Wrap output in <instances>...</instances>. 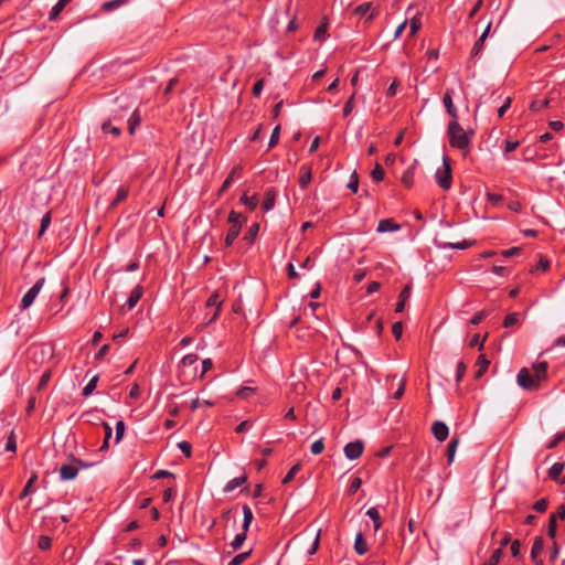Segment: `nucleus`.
Returning a JSON list of instances; mask_svg holds the SVG:
<instances>
[{
	"label": "nucleus",
	"mask_w": 565,
	"mask_h": 565,
	"mask_svg": "<svg viewBox=\"0 0 565 565\" xmlns=\"http://www.w3.org/2000/svg\"><path fill=\"white\" fill-rule=\"evenodd\" d=\"M241 167L236 166L232 169V171L230 172V174L227 175V178L224 180L223 184L221 185L220 188V193H223L224 191H226L233 183L234 179L235 178H241Z\"/></svg>",
	"instance_id": "17"
},
{
	"label": "nucleus",
	"mask_w": 565,
	"mask_h": 565,
	"mask_svg": "<svg viewBox=\"0 0 565 565\" xmlns=\"http://www.w3.org/2000/svg\"><path fill=\"white\" fill-rule=\"evenodd\" d=\"M221 305H222V299L217 292L212 294L207 298L206 307H215V311H214L212 318L210 319V321H213L217 317V315L220 312Z\"/></svg>",
	"instance_id": "19"
},
{
	"label": "nucleus",
	"mask_w": 565,
	"mask_h": 565,
	"mask_svg": "<svg viewBox=\"0 0 565 565\" xmlns=\"http://www.w3.org/2000/svg\"><path fill=\"white\" fill-rule=\"evenodd\" d=\"M141 115L138 108H135L128 118V131L130 135L136 132L137 127L141 124Z\"/></svg>",
	"instance_id": "16"
},
{
	"label": "nucleus",
	"mask_w": 565,
	"mask_h": 565,
	"mask_svg": "<svg viewBox=\"0 0 565 565\" xmlns=\"http://www.w3.org/2000/svg\"><path fill=\"white\" fill-rule=\"evenodd\" d=\"M454 95L455 90L452 88H447L443 97V104L446 113L451 117V120H459L458 109L452 99Z\"/></svg>",
	"instance_id": "6"
},
{
	"label": "nucleus",
	"mask_w": 565,
	"mask_h": 565,
	"mask_svg": "<svg viewBox=\"0 0 565 565\" xmlns=\"http://www.w3.org/2000/svg\"><path fill=\"white\" fill-rule=\"evenodd\" d=\"M255 392V388L253 387H249V386H242L236 395L241 398H248L252 394H254Z\"/></svg>",
	"instance_id": "60"
},
{
	"label": "nucleus",
	"mask_w": 565,
	"mask_h": 565,
	"mask_svg": "<svg viewBox=\"0 0 565 565\" xmlns=\"http://www.w3.org/2000/svg\"><path fill=\"white\" fill-rule=\"evenodd\" d=\"M72 0H58L54 6L53 8L51 9V12H50V20H53L55 19L61 12L62 10L65 8V6L71 2Z\"/></svg>",
	"instance_id": "34"
},
{
	"label": "nucleus",
	"mask_w": 565,
	"mask_h": 565,
	"mask_svg": "<svg viewBox=\"0 0 565 565\" xmlns=\"http://www.w3.org/2000/svg\"><path fill=\"white\" fill-rule=\"evenodd\" d=\"M458 444H459V438L452 437L447 446V461L449 465L452 463V461H454Z\"/></svg>",
	"instance_id": "25"
},
{
	"label": "nucleus",
	"mask_w": 565,
	"mask_h": 565,
	"mask_svg": "<svg viewBox=\"0 0 565 565\" xmlns=\"http://www.w3.org/2000/svg\"><path fill=\"white\" fill-rule=\"evenodd\" d=\"M490 28H491V22L488 23L487 28L484 29V31L482 32L480 38L473 44L471 52H470L471 57H476L482 52L483 43L489 34Z\"/></svg>",
	"instance_id": "13"
},
{
	"label": "nucleus",
	"mask_w": 565,
	"mask_h": 565,
	"mask_svg": "<svg viewBox=\"0 0 565 565\" xmlns=\"http://www.w3.org/2000/svg\"><path fill=\"white\" fill-rule=\"evenodd\" d=\"M243 515H244V520H243V530L245 532L248 531L249 529V525L254 519V514H253V511L252 509L247 505V504H244L243 505Z\"/></svg>",
	"instance_id": "29"
},
{
	"label": "nucleus",
	"mask_w": 565,
	"mask_h": 565,
	"mask_svg": "<svg viewBox=\"0 0 565 565\" xmlns=\"http://www.w3.org/2000/svg\"><path fill=\"white\" fill-rule=\"evenodd\" d=\"M403 323L401 321H396L392 326V333L396 340H399L403 334Z\"/></svg>",
	"instance_id": "61"
},
{
	"label": "nucleus",
	"mask_w": 565,
	"mask_h": 565,
	"mask_svg": "<svg viewBox=\"0 0 565 565\" xmlns=\"http://www.w3.org/2000/svg\"><path fill=\"white\" fill-rule=\"evenodd\" d=\"M543 547H544L543 539L541 536H536L534 539V542H533V545L531 548V558L533 561H537V556L542 552Z\"/></svg>",
	"instance_id": "27"
},
{
	"label": "nucleus",
	"mask_w": 565,
	"mask_h": 565,
	"mask_svg": "<svg viewBox=\"0 0 565 565\" xmlns=\"http://www.w3.org/2000/svg\"><path fill=\"white\" fill-rule=\"evenodd\" d=\"M103 427L105 429V438H104V443L100 447V450H104V449H107L108 446H109V439L111 438V435H113V428L110 427V425L106 422L103 423Z\"/></svg>",
	"instance_id": "39"
},
{
	"label": "nucleus",
	"mask_w": 565,
	"mask_h": 565,
	"mask_svg": "<svg viewBox=\"0 0 565 565\" xmlns=\"http://www.w3.org/2000/svg\"><path fill=\"white\" fill-rule=\"evenodd\" d=\"M475 135L472 129L465 130L458 120H450L447 127L449 145L452 148L468 152L471 147V140Z\"/></svg>",
	"instance_id": "2"
},
{
	"label": "nucleus",
	"mask_w": 565,
	"mask_h": 565,
	"mask_svg": "<svg viewBox=\"0 0 565 565\" xmlns=\"http://www.w3.org/2000/svg\"><path fill=\"white\" fill-rule=\"evenodd\" d=\"M128 196V188L126 186H119L116 192V196L113 201V205H117L120 202L125 201Z\"/></svg>",
	"instance_id": "37"
},
{
	"label": "nucleus",
	"mask_w": 565,
	"mask_h": 565,
	"mask_svg": "<svg viewBox=\"0 0 565 565\" xmlns=\"http://www.w3.org/2000/svg\"><path fill=\"white\" fill-rule=\"evenodd\" d=\"M324 449V440L323 438H320L316 441L312 443L311 447H310V450L313 455H319L323 451Z\"/></svg>",
	"instance_id": "53"
},
{
	"label": "nucleus",
	"mask_w": 565,
	"mask_h": 565,
	"mask_svg": "<svg viewBox=\"0 0 565 565\" xmlns=\"http://www.w3.org/2000/svg\"><path fill=\"white\" fill-rule=\"evenodd\" d=\"M259 232V224L258 223H254L249 226V228L247 230V232L244 234V237L243 239L248 244V245H253L254 242H255V238L257 236Z\"/></svg>",
	"instance_id": "23"
},
{
	"label": "nucleus",
	"mask_w": 565,
	"mask_h": 565,
	"mask_svg": "<svg viewBox=\"0 0 565 565\" xmlns=\"http://www.w3.org/2000/svg\"><path fill=\"white\" fill-rule=\"evenodd\" d=\"M128 0H111V1H107L103 4V9L105 11H113L115 9H118L119 7H121L122 4H125Z\"/></svg>",
	"instance_id": "44"
},
{
	"label": "nucleus",
	"mask_w": 565,
	"mask_h": 565,
	"mask_svg": "<svg viewBox=\"0 0 565 565\" xmlns=\"http://www.w3.org/2000/svg\"><path fill=\"white\" fill-rule=\"evenodd\" d=\"M565 463L563 462H555L548 470V477L552 480H558V478L562 475V471L564 470Z\"/></svg>",
	"instance_id": "30"
},
{
	"label": "nucleus",
	"mask_w": 565,
	"mask_h": 565,
	"mask_svg": "<svg viewBox=\"0 0 565 565\" xmlns=\"http://www.w3.org/2000/svg\"><path fill=\"white\" fill-rule=\"evenodd\" d=\"M51 224V212H46L42 220H41V225H40V230H39V237L43 236V234L45 233V231L49 228Z\"/></svg>",
	"instance_id": "41"
},
{
	"label": "nucleus",
	"mask_w": 565,
	"mask_h": 565,
	"mask_svg": "<svg viewBox=\"0 0 565 565\" xmlns=\"http://www.w3.org/2000/svg\"><path fill=\"white\" fill-rule=\"evenodd\" d=\"M384 174H385L384 169L381 167V164L376 163L374 169L371 172L372 179L375 182H380L384 179Z\"/></svg>",
	"instance_id": "47"
},
{
	"label": "nucleus",
	"mask_w": 565,
	"mask_h": 565,
	"mask_svg": "<svg viewBox=\"0 0 565 565\" xmlns=\"http://www.w3.org/2000/svg\"><path fill=\"white\" fill-rule=\"evenodd\" d=\"M502 556V550L497 548L492 552V555L488 559V562L483 563L482 565H498Z\"/></svg>",
	"instance_id": "48"
},
{
	"label": "nucleus",
	"mask_w": 565,
	"mask_h": 565,
	"mask_svg": "<svg viewBox=\"0 0 565 565\" xmlns=\"http://www.w3.org/2000/svg\"><path fill=\"white\" fill-rule=\"evenodd\" d=\"M327 31H328V22H327V19L324 18L315 31V35H313L315 40L324 41L326 36H327Z\"/></svg>",
	"instance_id": "26"
},
{
	"label": "nucleus",
	"mask_w": 565,
	"mask_h": 565,
	"mask_svg": "<svg viewBox=\"0 0 565 565\" xmlns=\"http://www.w3.org/2000/svg\"><path fill=\"white\" fill-rule=\"evenodd\" d=\"M547 505H548L547 499L542 498V499L537 500V501L533 504V509H534L536 512H539V513H543V512H545V511H546Z\"/></svg>",
	"instance_id": "56"
},
{
	"label": "nucleus",
	"mask_w": 565,
	"mask_h": 565,
	"mask_svg": "<svg viewBox=\"0 0 565 565\" xmlns=\"http://www.w3.org/2000/svg\"><path fill=\"white\" fill-rule=\"evenodd\" d=\"M102 130H103L104 134H111L115 137H118L120 135V132H121V129L118 126H114L111 124V119H109L108 121L103 122Z\"/></svg>",
	"instance_id": "32"
},
{
	"label": "nucleus",
	"mask_w": 565,
	"mask_h": 565,
	"mask_svg": "<svg viewBox=\"0 0 565 565\" xmlns=\"http://www.w3.org/2000/svg\"><path fill=\"white\" fill-rule=\"evenodd\" d=\"M247 481V476L246 473H243L242 476L239 477H235L233 478L232 480H230L225 487H224V492L228 493V492H232L234 491L236 488L241 487L242 484H244L245 482Z\"/></svg>",
	"instance_id": "20"
},
{
	"label": "nucleus",
	"mask_w": 565,
	"mask_h": 565,
	"mask_svg": "<svg viewBox=\"0 0 565 565\" xmlns=\"http://www.w3.org/2000/svg\"><path fill=\"white\" fill-rule=\"evenodd\" d=\"M547 105H548V99H537V100H533L531 103L530 108L533 111H540L543 108H545Z\"/></svg>",
	"instance_id": "54"
},
{
	"label": "nucleus",
	"mask_w": 565,
	"mask_h": 565,
	"mask_svg": "<svg viewBox=\"0 0 565 565\" xmlns=\"http://www.w3.org/2000/svg\"><path fill=\"white\" fill-rule=\"evenodd\" d=\"M466 370H467V366H466L465 362L461 361L457 364V367H456V382L457 383H459L462 380V377L466 373Z\"/></svg>",
	"instance_id": "62"
},
{
	"label": "nucleus",
	"mask_w": 565,
	"mask_h": 565,
	"mask_svg": "<svg viewBox=\"0 0 565 565\" xmlns=\"http://www.w3.org/2000/svg\"><path fill=\"white\" fill-rule=\"evenodd\" d=\"M30 352L33 354V356H36V355H52V349L50 347H46V345H36V347H33L31 348Z\"/></svg>",
	"instance_id": "38"
},
{
	"label": "nucleus",
	"mask_w": 565,
	"mask_h": 565,
	"mask_svg": "<svg viewBox=\"0 0 565 565\" xmlns=\"http://www.w3.org/2000/svg\"><path fill=\"white\" fill-rule=\"evenodd\" d=\"M247 221V217L243 214L231 211L227 217V222L231 225L225 236V246L230 247L233 245L235 239L238 237L243 224Z\"/></svg>",
	"instance_id": "3"
},
{
	"label": "nucleus",
	"mask_w": 565,
	"mask_h": 565,
	"mask_svg": "<svg viewBox=\"0 0 565 565\" xmlns=\"http://www.w3.org/2000/svg\"><path fill=\"white\" fill-rule=\"evenodd\" d=\"M519 141L516 140H507L503 146L504 151V158L505 160H510V158L507 156L509 152L514 151L519 147Z\"/></svg>",
	"instance_id": "46"
},
{
	"label": "nucleus",
	"mask_w": 565,
	"mask_h": 565,
	"mask_svg": "<svg viewBox=\"0 0 565 565\" xmlns=\"http://www.w3.org/2000/svg\"><path fill=\"white\" fill-rule=\"evenodd\" d=\"M472 244H473V242L472 241H468V239H463L461 242H456V243L445 242V241H437V246L440 249H449V248L467 249L470 246H472Z\"/></svg>",
	"instance_id": "11"
},
{
	"label": "nucleus",
	"mask_w": 565,
	"mask_h": 565,
	"mask_svg": "<svg viewBox=\"0 0 565 565\" xmlns=\"http://www.w3.org/2000/svg\"><path fill=\"white\" fill-rule=\"evenodd\" d=\"M556 520V514L552 513L548 519L547 535L553 540L556 537L557 532Z\"/></svg>",
	"instance_id": "35"
},
{
	"label": "nucleus",
	"mask_w": 565,
	"mask_h": 565,
	"mask_svg": "<svg viewBox=\"0 0 565 565\" xmlns=\"http://www.w3.org/2000/svg\"><path fill=\"white\" fill-rule=\"evenodd\" d=\"M51 539L45 535H41L38 541V547L42 551L49 550L51 547Z\"/></svg>",
	"instance_id": "58"
},
{
	"label": "nucleus",
	"mask_w": 565,
	"mask_h": 565,
	"mask_svg": "<svg viewBox=\"0 0 565 565\" xmlns=\"http://www.w3.org/2000/svg\"><path fill=\"white\" fill-rule=\"evenodd\" d=\"M275 200H276V192L274 190L266 191L263 203H262V209L264 210V212H269L270 210L274 209Z\"/></svg>",
	"instance_id": "21"
},
{
	"label": "nucleus",
	"mask_w": 565,
	"mask_h": 565,
	"mask_svg": "<svg viewBox=\"0 0 565 565\" xmlns=\"http://www.w3.org/2000/svg\"><path fill=\"white\" fill-rule=\"evenodd\" d=\"M354 550H355V552H356L359 555H364V554L369 551L367 543H366V542H365V540L363 539L362 533H359V534L355 536V541H354Z\"/></svg>",
	"instance_id": "24"
},
{
	"label": "nucleus",
	"mask_w": 565,
	"mask_h": 565,
	"mask_svg": "<svg viewBox=\"0 0 565 565\" xmlns=\"http://www.w3.org/2000/svg\"><path fill=\"white\" fill-rule=\"evenodd\" d=\"M354 13L360 17L369 13L367 21H371L376 17L377 10L372 7L371 2H363L354 9Z\"/></svg>",
	"instance_id": "12"
},
{
	"label": "nucleus",
	"mask_w": 565,
	"mask_h": 565,
	"mask_svg": "<svg viewBox=\"0 0 565 565\" xmlns=\"http://www.w3.org/2000/svg\"><path fill=\"white\" fill-rule=\"evenodd\" d=\"M489 361L486 359L484 355H480L478 359H477V365L479 366L478 371L476 372L475 374V377L476 379H479L483 375V373L487 371L488 366H489Z\"/></svg>",
	"instance_id": "33"
},
{
	"label": "nucleus",
	"mask_w": 565,
	"mask_h": 565,
	"mask_svg": "<svg viewBox=\"0 0 565 565\" xmlns=\"http://www.w3.org/2000/svg\"><path fill=\"white\" fill-rule=\"evenodd\" d=\"M142 295H143V287L141 285H137L130 291V295H129V297L127 299L126 307H127L128 311L132 310L136 307V305L141 299Z\"/></svg>",
	"instance_id": "9"
},
{
	"label": "nucleus",
	"mask_w": 565,
	"mask_h": 565,
	"mask_svg": "<svg viewBox=\"0 0 565 565\" xmlns=\"http://www.w3.org/2000/svg\"><path fill=\"white\" fill-rule=\"evenodd\" d=\"M246 534H247V532H245L243 530L241 533L235 535L234 540L231 543V546L233 550L236 551L242 547V545L244 544V542L246 540Z\"/></svg>",
	"instance_id": "36"
},
{
	"label": "nucleus",
	"mask_w": 565,
	"mask_h": 565,
	"mask_svg": "<svg viewBox=\"0 0 565 565\" xmlns=\"http://www.w3.org/2000/svg\"><path fill=\"white\" fill-rule=\"evenodd\" d=\"M78 473V466L73 463H64L60 468V478L63 481L73 480Z\"/></svg>",
	"instance_id": "8"
},
{
	"label": "nucleus",
	"mask_w": 565,
	"mask_h": 565,
	"mask_svg": "<svg viewBox=\"0 0 565 565\" xmlns=\"http://www.w3.org/2000/svg\"><path fill=\"white\" fill-rule=\"evenodd\" d=\"M551 266V263L547 258L545 257H541L539 263L536 264V266L534 268H532V273L534 271H537V270H542V271H546Z\"/></svg>",
	"instance_id": "50"
},
{
	"label": "nucleus",
	"mask_w": 565,
	"mask_h": 565,
	"mask_svg": "<svg viewBox=\"0 0 565 565\" xmlns=\"http://www.w3.org/2000/svg\"><path fill=\"white\" fill-rule=\"evenodd\" d=\"M399 225L396 224L392 218H383L377 224L379 233L394 232L399 230Z\"/></svg>",
	"instance_id": "15"
},
{
	"label": "nucleus",
	"mask_w": 565,
	"mask_h": 565,
	"mask_svg": "<svg viewBox=\"0 0 565 565\" xmlns=\"http://www.w3.org/2000/svg\"><path fill=\"white\" fill-rule=\"evenodd\" d=\"M125 429H126L125 423L122 420H118L116 424V438H115L116 444H118L121 440V438L124 437Z\"/></svg>",
	"instance_id": "57"
},
{
	"label": "nucleus",
	"mask_w": 565,
	"mask_h": 565,
	"mask_svg": "<svg viewBox=\"0 0 565 565\" xmlns=\"http://www.w3.org/2000/svg\"><path fill=\"white\" fill-rule=\"evenodd\" d=\"M431 431L438 441L446 440L449 434L448 426L444 422L439 420L433 424Z\"/></svg>",
	"instance_id": "10"
},
{
	"label": "nucleus",
	"mask_w": 565,
	"mask_h": 565,
	"mask_svg": "<svg viewBox=\"0 0 565 565\" xmlns=\"http://www.w3.org/2000/svg\"><path fill=\"white\" fill-rule=\"evenodd\" d=\"M364 450V444L361 440L348 443L344 447V455L349 460L360 458Z\"/></svg>",
	"instance_id": "7"
},
{
	"label": "nucleus",
	"mask_w": 565,
	"mask_h": 565,
	"mask_svg": "<svg viewBox=\"0 0 565 565\" xmlns=\"http://www.w3.org/2000/svg\"><path fill=\"white\" fill-rule=\"evenodd\" d=\"M565 439V431H558L554 435L553 439L546 445L547 449L555 448L561 441Z\"/></svg>",
	"instance_id": "49"
},
{
	"label": "nucleus",
	"mask_w": 565,
	"mask_h": 565,
	"mask_svg": "<svg viewBox=\"0 0 565 565\" xmlns=\"http://www.w3.org/2000/svg\"><path fill=\"white\" fill-rule=\"evenodd\" d=\"M547 379V362L533 364L532 370L522 367L516 375V383L526 391H536L541 383Z\"/></svg>",
	"instance_id": "1"
},
{
	"label": "nucleus",
	"mask_w": 565,
	"mask_h": 565,
	"mask_svg": "<svg viewBox=\"0 0 565 565\" xmlns=\"http://www.w3.org/2000/svg\"><path fill=\"white\" fill-rule=\"evenodd\" d=\"M280 125H277L274 129H273V132H271V136H270V139H269V142H268V149H271L274 148L278 141H279V134H280Z\"/></svg>",
	"instance_id": "45"
},
{
	"label": "nucleus",
	"mask_w": 565,
	"mask_h": 565,
	"mask_svg": "<svg viewBox=\"0 0 565 565\" xmlns=\"http://www.w3.org/2000/svg\"><path fill=\"white\" fill-rule=\"evenodd\" d=\"M354 99H355V93H353L350 98L347 100V103L344 104V107H343V116L344 117H348L353 108H354Z\"/></svg>",
	"instance_id": "51"
},
{
	"label": "nucleus",
	"mask_w": 565,
	"mask_h": 565,
	"mask_svg": "<svg viewBox=\"0 0 565 565\" xmlns=\"http://www.w3.org/2000/svg\"><path fill=\"white\" fill-rule=\"evenodd\" d=\"M519 321H520V320H519V313H516V312L510 313V315H508V316L504 318V320H503V327H504V328H511V327H513V326L518 324V323H519Z\"/></svg>",
	"instance_id": "43"
},
{
	"label": "nucleus",
	"mask_w": 565,
	"mask_h": 565,
	"mask_svg": "<svg viewBox=\"0 0 565 565\" xmlns=\"http://www.w3.org/2000/svg\"><path fill=\"white\" fill-rule=\"evenodd\" d=\"M239 201L250 211L255 210L258 205V196L256 194L252 196L244 194L241 196Z\"/></svg>",
	"instance_id": "28"
},
{
	"label": "nucleus",
	"mask_w": 565,
	"mask_h": 565,
	"mask_svg": "<svg viewBox=\"0 0 565 565\" xmlns=\"http://www.w3.org/2000/svg\"><path fill=\"white\" fill-rule=\"evenodd\" d=\"M415 164H412L408 167L405 172L402 175V183L406 188H412L414 184V177H415Z\"/></svg>",
	"instance_id": "22"
},
{
	"label": "nucleus",
	"mask_w": 565,
	"mask_h": 565,
	"mask_svg": "<svg viewBox=\"0 0 565 565\" xmlns=\"http://www.w3.org/2000/svg\"><path fill=\"white\" fill-rule=\"evenodd\" d=\"M362 486V480L359 477H355L352 479L350 486H349V492L351 494H354Z\"/></svg>",
	"instance_id": "64"
},
{
	"label": "nucleus",
	"mask_w": 565,
	"mask_h": 565,
	"mask_svg": "<svg viewBox=\"0 0 565 565\" xmlns=\"http://www.w3.org/2000/svg\"><path fill=\"white\" fill-rule=\"evenodd\" d=\"M366 515L374 522V530H380L382 522L379 510L376 508H370L366 511Z\"/></svg>",
	"instance_id": "31"
},
{
	"label": "nucleus",
	"mask_w": 565,
	"mask_h": 565,
	"mask_svg": "<svg viewBox=\"0 0 565 565\" xmlns=\"http://www.w3.org/2000/svg\"><path fill=\"white\" fill-rule=\"evenodd\" d=\"M199 358L194 353H189L184 355L181 360L182 365L184 366H191L198 362Z\"/></svg>",
	"instance_id": "55"
},
{
	"label": "nucleus",
	"mask_w": 565,
	"mask_h": 565,
	"mask_svg": "<svg viewBox=\"0 0 565 565\" xmlns=\"http://www.w3.org/2000/svg\"><path fill=\"white\" fill-rule=\"evenodd\" d=\"M300 468H301V465H300V463H296V465H294V466L289 469V471L287 472V475L284 477V479H282V483H284V484L289 483V482L295 478V476L299 472Z\"/></svg>",
	"instance_id": "42"
},
{
	"label": "nucleus",
	"mask_w": 565,
	"mask_h": 565,
	"mask_svg": "<svg viewBox=\"0 0 565 565\" xmlns=\"http://www.w3.org/2000/svg\"><path fill=\"white\" fill-rule=\"evenodd\" d=\"M35 480H36V476H35V475H33V476H32V477L26 481V483H25V486H24V488H23L22 492L20 493V499H23V498L28 497V495L31 493V491H32V484H33V482H34Z\"/></svg>",
	"instance_id": "52"
},
{
	"label": "nucleus",
	"mask_w": 565,
	"mask_h": 565,
	"mask_svg": "<svg viewBox=\"0 0 565 565\" xmlns=\"http://www.w3.org/2000/svg\"><path fill=\"white\" fill-rule=\"evenodd\" d=\"M435 177H436L437 183L439 184V186L443 190L450 189L452 177H451V168H450V164H449L447 158H444V167H443V169H438L436 171Z\"/></svg>",
	"instance_id": "5"
},
{
	"label": "nucleus",
	"mask_w": 565,
	"mask_h": 565,
	"mask_svg": "<svg viewBox=\"0 0 565 565\" xmlns=\"http://www.w3.org/2000/svg\"><path fill=\"white\" fill-rule=\"evenodd\" d=\"M45 282V278H40L24 294L21 299L20 309L25 310L32 306L39 292L41 291L43 285Z\"/></svg>",
	"instance_id": "4"
},
{
	"label": "nucleus",
	"mask_w": 565,
	"mask_h": 565,
	"mask_svg": "<svg viewBox=\"0 0 565 565\" xmlns=\"http://www.w3.org/2000/svg\"><path fill=\"white\" fill-rule=\"evenodd\" d=\"M312 179V168L309 164H302L300 167L299 185L305 190Z\"/></svg>",
	"instance_id": "14"
},
{
	"label": "nucleus",
	"mask_w": 565,
	"mask_h": 565,
	"mask_svg": "<svg viewBox=\"0 0 565 565\" xmlns=\"http://www.w3.org/2000/svg\"><path fill=\"white\" fill-rule=\"evenodd\" d=\"M97 382H98V376L97 375L93 376L88 381V383L84 386L83 395L84 396H89L94 392V390L96 388Z\"/></svg>",
	"instance_id": "40"
},
{
	"label": "nucleus",
	"mask_w": 565,
	"mask_h": 565,
	"mask_svg": "<svg viewBox=\"0 0 565 565\" xmlns=\"http://www.w3.org/2000/svg\"><path fill=\"white\" fill-rule=\"evenodd\" d=\"M409 297H411V286L406 285L399 292L398 301L395 307L396 312H402L404 310L406 301L409 299Z\"/></svg>",
	"instance_id": "18"
},
{
	"label": "nucleus",
	"mask_w": 565,
	"mask_h": 565,
	"mask_svg": "<svg viewBox=\"0 0 565 565\" xmlns=\"http://www.w3.org/2000/svg\"><path fill=\"white\" fill-rule=\"evenodd\" d=\"M348 188L352 191V192H358V189H359V177H358V173L354 171L351 175V179L348 183Z\"/></svg>",
	"instance_id": "63"
},
{
	"label": "nucleus",
	"mask_w": 565,
	"mask_h": 565,
	"mask_svg": "<svg viewBox=\"0 0 565 565\" xmlns=\"http://www.w3.org/2000/svg\"><path fill=\"white\" fill-rule=\"evenodd\" d=\"M249 556V552H244V553H241V554H237L235 555L231 562L228 563V565H241L243 562L246 561V558Z\"/></svg>",
	"instance_id": "59"
}]
</instances>
